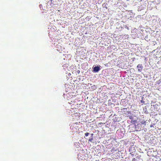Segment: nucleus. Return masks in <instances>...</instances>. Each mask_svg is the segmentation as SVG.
Segmentation results:
<instances>
[{"label": "nucleus", "mask_w": 161, "mask_h": 161, "mask_svg": "<svg viewBox=\"0 0 161 161\" xmlns=\"http://www.w3.org/2000/svg\"><path fill=\"white\" fill-rule=\"evenodd\" d=\"M137 68L138 69V71L141 72L142 70L143 67L142 64H138L137 66Z\"/></svg>", "instance_id": "obj_1"}, {"label": "nucleus", "mask_w": 161, "mask_h": 161, "mask_svg": "<svg viewBox=\"0 0 161 161\" xmlns=\"http://www.w3.org/2000/svg\"><path fill=\"white\" fill-rule=\"evenodd\" d=\"M93 69L94 72H97L100 69V68L99 67L97 66L93 67Z\"/></svg>", "instance_id": "obj_2"}, {"label": "nucleus", "mask_w": 161, "mask_h": 161, "mask_svg": "<svg viewBox=\"0 0 161 161\" xmlns=\"http://www.w3.org/2000/svg\"><path fill=\"white\" fill-rule=\"evenodd\" d=\"M141 123L142 124L146 125V121L144 120H142L141 121Z\"/></svg>", "instance_id": "obj_3"}, {"label": "nucleus", "mask_w": 161, "mask_h": 161, "mask_svg": "<svg viewBox=\"0 0 161 161\" xmlns=\"http://www.w3.org/2000/svg\"><path fill=\"white\" fill-rule=\"evenodd\" d=\"M93 140V138L92 137V138H90L88 140L90 142H92Z\"/></svg>", "instance_id": "obj_4"}, {"label": "nucleus", "mask_w": 161, "mask_h": 161, "mask_svg": "<svg viewBox=\"0 0 161 161\" xmlns=\"http://www.w3.org/2000/svg\"><path fill=\"white\" fill-rule=\"evenodd\" d=\"M129 118L131 119H133V117L132 115L130 116Z\"/></svg>", "instance_id": "obj_5"}, {"label": "nucleus", "mask_w": 161, "mask_h": 161, "mask_svg": "<svg viewBox=\"0 0 161 161\" xmlns=\"http://www.w3.org/2000/svg\"><path fill=\"white\" fill-rule=\"evenodd\" d=\"M89 133H88V132H86V133H85V135L86 136H87L89 135Z\"/></svg>", "instance_id": "obj_6"}, {"label": "nucleus", "mask_w": 161, "mask_h": 161, "mask_svg": "<svg viewBox=\"0 0 161 161\" xmlns=\"http://www.w3.org/2000/svg\"><path fill=\"white\" fill-rule=\"evenodd\" d=\"M127 114V115H128L129 114H130L131 113L130 111H127L126 114Z\"/></svg>", "instance_id": "obj_7"}, {"label": "nucleus", "mask_w": 161, "mask_h": 161, "mask_svg": "<svg viewBox=\"0 0 161 161\" xmlns=\"http://www.w3.org/2000/svg\"><path fill=\"white\" fill-rule=\"evenodd\" d=\"M136 159L135 158H133L132 159V161H136Z\"/></svg>", "instance_id": "obj_8"}, {"label": "nucleus", "mask_w": 161, "mask_h": 161, "mask_svg": "<svg viewBox=\"0 0 161 161\" xmlns=\"http://www.w3.org/2000/svg\"><path fill=\"white\" fill-rule=\"evenodd\" d=\"M93 133H92V134H91V135H92V136H93Z\"/></svg>", "instance_id": "obj_9"}]
</instances>
